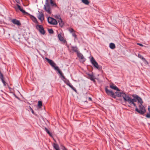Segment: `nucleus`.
<instances>
[{"label":"nucleus","instance_id":"aec40b11","mask_svg":"<svg viewBox=\"0 0 150 150\" xmlns=\"http://www.w3.org/2000/svg\"><path fill=\"white\" fill-rule=\"evenodd\" d=\"M53 146L56 150H60L58 145L55 143H53Z\"/></svg>","mask_w":150,"mask_h":150},{"label":"nucleus","instance_id":"ddd939ff","mask_svg":"<svg viewBox=\"0 0 150 150\" xmlns=\"http://www.w3.org/2000/svg\"><path fill=\"white\" fill-rule=\"evenodd\" d=\"M77 55L79 58H80L81 60H82L83 62L85 61V59L82 54L79 52L77 54Z\"/></svg>","mask_w":150,"mask_h":150},{"label":"nucleus","instance_id":"393cba45","mask_svg":"<svg viewBox=\"0 0 150 150\" xmlns=\"http://www.w3.org/2000/svg\"><path fill=\"white\" fill-rule=\"evenodd\" d=\"M137 100L135 98H134L133 99H132L131 98L130 101V103H133L134 102H137Z\"/></svg>","mask_w":150,"mask_h":150},{"label":"nucleus","instance_id":"cd10ccee","mask_svg":"<svg viewBox=\"0 0 150 150\" xmlns=\"http://www.w3.org/2000/svg\"><path fill=\"white\" fill-rule=\"evenodd\" d=\"M64 82L68 86H69L70 84L69 81L67 79H64Z\"/></svg>","mask_w":150,"mask_h":150},{"label":"nucleus","instance_id":"6ab92c4d","mask_svg":"<svg viewBox=\"0 0 150 150\" xmlns=\"http://www.w3.org/2000/svg\"><path fill=\"white\" fill-rule=\"evenodd\" d=\"M71 50L77 53V54L79 52L78 50V48L76 47L72 46L71 47Z\"/></svg>","mask_w":150,"mask_h":150},{"label":"nucleus","instance_id":"7c9ffc66","mask_svg":"<svg viewBox=\"0 0 150 150\" xmlns=\"http://www.w3.org/2000/svg\"><path fill=\"white\" fill-rule=\"evenodd\" d=\"M48 31L50 34H53L54 33V31L52 29H48Z\"/></svg>","mask_w":150,"mask_h":150},{"label":"nucleus","instance_id":"7ed1b4c3","mask_svg":"<svg viewBox=\"0 0 150 150\" xmlns=\"http://www.w3.org/2000/svg\"><path fill=\"white\" fill-rule=\"evenodd\" d=\"M45 59H46L47 62L52 66L54 68L55 70H57L59 69L58 67L57 66H55L56 65L54 62L52 60L50 59L47 57H45Z\"/></svg>","mask_w":150,"mask_h":150},{"label":"nucleus","instance_id":"a878e982","mask_svg":"<svg viewBox=\"0 0 150 150\" xmlns=\"http://www.w3.org/2000/svg\"><path fill=\"white\" fill-rule=\"evenodd\" d=\"M38 106L39 108H41L42 106V102L40 100L38 101Z\"/></svg>","mask_w":150,"mask_h":150},{"label":"nucleus","instance_id":"4be33fe9","mask_svg":"<svg viewBox=\"0 0 150 150\" xmlns=\"http://www.w3.org/2000/svg\"><path fill=\"white\" fill-rule=\"evenodd\" d=\"M57 71L60 74V75L62 77L63 79H66L65 77L63 75L62 72L59 69L58 70H57Z\"/></svg>","mask_w":150,"mask_h":150},{"label":"nucleus","instance_id":"72a5a7b5","mask_svg":"<svg viewBox=\"0 0 150 150\" xmlns=\"http://www.w3.org/2000/svg\"><path fill=\"white\" fill-rule=\"evenodd\" d=\"M54 17L58 19L61 18L60 17V16L59 15H56L54 16Z\"/></svg>","mask_w":150,"mask_h":150},{"label":"nucleus","instance_id":"f257e3e1","mask_svg":"<svg viewBox=\"0 0 150 150\" xmlns=\"http://www.w3.org/2000/svg\"><path fill=\"white\" fill-rule=\"evenodd\" d=\"M139 110L137 108H136L135 110L142 115H143L146 112V110L142 104L139 105Z\"/></svg>","mask_w":150,"mask_h":150},{"label":"nucleus","instance_id":"412c9836","mask_svg":"<svg viewBox=\"0 0 150 150\" xmlns=\"http://www.w3.org/2000/svg\"><path fill=\"white\" fill-rule=\"evenodd\" d=\"M124 93H125L123 92H115V93L116 94V96L118 97H122V96L123 95V94H124Z\"/></svg>","mask_w":150,"mask_h":150},{"label":"nucleus","instance_id":"b1692460","mask_svg":"<svg viewBox=\"0 0 150 150\" xmlns=\"http://www.w3.org/2000/svg\"><path fill=\"white\" fill-rule=\"evenodd\" d=\"M82 2L86 5H88L89 4V2L88 0H82Z\"/></svg>","mask_w":150,"mask_h":150},{"label":"nucleus","instance_id":"f8f14e48","mask_svg":"<svg viewBox=\"0 0 150 150\" xmlns=\"http://www.w3.org/2000/svg\"><path fill=\"white\" fill-rule=\"evenodd\" d=\"M37 17L41 22L43 21L44 20V16L43 13L41 12L39 13Z\"/></svg>","mask_w":150,"mask_h":150},{"label":"nucleus","instance_id":"0eeeda50","mask_svg":"<svg viewBox=\"0 0 150 150\" xmlns=\"http://www.w3.org/2000/svg\"><path fill=\"white\" fill-rule=\"evenodd\" d=\"M123 94L122 97H123L124 101L125 102H127L129 103H130L131 98L125 93Z\"/></svg>","mask_w":150,"mask_h":150},{"label":"nucleus","instance_id":"f704fd0d","mask_svg":"<svg viewBox=\"0 0 150 150\" xmlns=\"http://www.w3.org/2000/svg\"><path fill=\"white\" fill-rule=\"evenodd\" d=\"M61 146H62L61 149H62V150H67V149L64 146L62 145Z\"/></svg>","mask_w":150,"mask_h":150},{"label":"nucleus","instance_id":"5701e85b","mask_svg":"<svg viewBox=\"0 0 150 150\" xmlns=\"http://www.w3.org/2000/svg\"><path fill=\"white\" fill-rule=\"evenodd\" d=\"M110 48L112 49H115V44L112 43H111L110 44Z\"/></svg>","mask_w":150,"mask_h":150},{"label":"nucleus","instance_id":"58836bf2","mask_svg":"<svg viewBox=\"0 0 150 150\" xmlns=\"http://www.w3.org/2000/svg\"><path fill=\"white\" fill-rule=\"evenodd\" d=\"M137 45L141 46H142V47H143V45L142 44H141L140 43H137Z\"/></svg>","mask_w":150,"mask_h":150},{"label":"nucleus","instance_id":"c9c22d12","mask_svg":"<svg viewBox=\"0 0 150 150\" xmlns=\"http://www.w3.org/2000/svg\"><path fill=\"white\" fill-rule=\"evenodd\" d=\"M146 117L148 118H150V114L147 113L146 115Z\"/></svg>","mask_w":150,"mask_h":150},{"label":"nucleus","instance_id":"473e14b6","mask_svg":"<svg viewBox=\"0 0 150 150\" xmlns=\"http://www.w3.org/2000/svg\"><path fill=\"white\" fill-rule=\"evenodd\" d=\"M69 86L72 89H73L76 92V89L74 88L73 86L71 85L70 84L69 85Z\"/></svg>","mask_w":150,"mask_h":150},{"label":"nucleus","instance_id":"4468645a","mask_svg":"<svg viewBox=\"0 0 150 150\" xmlns=\"http://www.w3.org/2000/svg\"><path fill=\"white\" fill-rule=\"evenodd\" d=\"M11 22L14 24L17 25L18 26H20L21 25V23L18 20L16 19H13L12 20Z\"/></svg>","mask_w":150,"mask_h":150},{"label":"nucleus","instance_id":"9b49d317","mask_svg":"<svg viewBox=\"0 0 150 150\" xmlns=\"http://www.w3.org/2000/svg\"><path fill=\"white\" fill-rule=\"evenodd\" d=\"M69 31L72 33V35L73 37H74L75 39H77V35L75 34V31L72 28H70L69 29Z\"/></svg>","mask_w":150,"mask_h":150},{"label":"nucleus","instance_id":"ea45409f","mask_svg":"<svg viewBox=\"0 0 150 150\" xmlns=\"http://www.w3.org/2000/svg\"><path fill=\"white\" fill-rule=\"evenodd\" d=\"M148 110L149 111V113L150 114V106H149L148 108Z\"/></svg>","mask_w":150,"mask_h":150},{"label":"nucleus","instance_id":"bb28decb","mask_svg":"<svg viewBox=\"0 0 150 150\" xmlns=\"http://www.w3.org/2000/svg\"><path fill=\"white\" fill-rule=\"evenodd\" d=\"M45 131L48 134L50 135V136H52V134L49 131L46 127H45Z\"/></svg>","mask_w":150,"mask_h":150},{"label":"nucleus","instance_id":"dca6fc26","mask_svg":"<svg viewBox=\"0 0 150 150\" xmlns=\"http://www.w3.org/2000/svg\"><path fill=\"white\" fill-rule=\"evenodd\" d=\"M110 88L112 89L117 90L118 91H120V90L113 83L111 84L110 85Z\"/></svg>","mask_w":150,"mask_h":150},{"label":"nucleus","instance_id":"a211bd4d","mask_svg":"<svg viewBox=\"0 0 150 150\" xmlns=\"http://www.w3.org/2000/svg\"><path fill=\"white\" fill-rule=\"evenodd\" d=\"M59 25L61 27H62L64 25V23L63 22L62 19L61 18L59 19L58 20Z\"/></svg>","mask_w":150,"mask_h":150},{"label":"nucleus","instance_id":"2f4dec72","mask_svg":"<svg viewBox=\"0 0 150 150\" xmlns=\"http://www.w3.org/2000/svg\"><path fill=\"white\" fill-rule=\"evenodd\" d=\"M33 21L35 22V23H38V22L37 21V19H36V18H35V17H33Z\"/></svg>","mask_w":150,"mask_h":150},{"label":"nucleus","instance_id":"39448f33","mask_svg":"<svg viewBox=\"0 0 150 150\" xmlns=\"http://www.w3.org/2000/svg\"><path fill=\"white\" fill-rule=\"evenodd\" d=\"M108 86H106L105 87V91L106 93L108 95L114 98H116V96L114 94V93L112 91H110L108 89Z\"/></svg>","mask_w":150,"mask_h":150},{"label":"nucleus","instance_id":"f3484780","mask_svg":"<svg viewBox=\"0 0 150 150\" xmlns=\"http://www.w3.org/2000/svg\"><path fill=\"white\" fill-rule=\"evenodd\" d=\"M88 78L90 79L91 80L93 81V82H95V81L94 79V76L93 74H88Z\"/></svg>","mask_w":150,"mask_h":150},{"label":"nucleus","instance_id":"79ce46f5","mask_svg":"<svg viewBox=\"0 0 150 150\" xmlns=\"http://www.w3.org/2000/svg\"><path fill=\"white\" fill-rule=\"evenodd\" d=\"M16 2L17 3H19V0H16Z\"/></svg>","mask_w":150,"mask_h":150},{"label":"nucleus","instance_id":"4c0bfd02","mask_svg":"<svg viewBox=\"0 0 150 150\" xmlns=\"http://www.w3.org/2000/svg\"><path fill=\"white\" fill-rule=\"evenodd\" d=\"M29 109H30V110H31L32 113L33 114H34V112L33 110L31 108V107L30 106H29Z\"/></svg>","mask_w":150,"mask_h":150},{"label":"nucleus","instance_id":"c85d7f7f","mask_svg":"<svg viewBox=\"0 0 150 150\" xmlns=\"http://www.w3.org/2000/svg\"><path fill=\"white\" fill-rule=\"evenodd\" d=\"M50 3L52 6H54L55 7H56L57 5L55 3H54L52 0H50Z\"/></svg>","mask_w":150,"mask_h":150},{"label":"nucleus","instance_id":"1a4fd4ad","mask_svg":"<svg viewBox=\"0 0 150 150\" xmlns=\"http://www.w3.org/2000/svg\"><path fill=\"white\" fill-rule=\"evenodd\" d=\"M17 7L14 6V8L16 9V10L18 9L20 11L22 12L24 14H28V13L26 12L24 10H23L21 8V6H19L18 4H17Z\"/></svg>","mask_w":150,"mask_h":150},{"label":"nucleus","instance_id":"20e7f679","mask_svg":"<svg viewBox=\"0 0 150 150\" xmlns=\"http://www.w3.org/2000/svg\"><path fill=\"white\" fill-rule=\"evenodd\" d=\"M36 28L41 34L42 35L45 34V32L42 25H37L36 26Z\"/></svg>","mask_w":150,"mask_h":150},{"label":"nucleus","instance_id":"6e6552de","mask_svg":"<svg viewBox=\"0 0 150 150\" xmlns=\"http://www.w3.org/2000/svg\"><path fill=\"white\" fill-rule=\"evenodd\" d=\"M91 61L93 65L97 69H99L100 68L98 63L94 59L93 57H92Z\"/></svg>","mask_w":150,"mask_h":150},{"label":"nucleus","instance_id":"c756f323","mask_svg":"<svg viewBox=\"0 0 150 150\" xmlns=\"http://www.w3.org/2000/svg\"><path fill=\"white\" fill-rule=\"evenodd\" d=\"M138 57L140 58V59H142V60H143L144 61H146V60H145V59L141 55V54H139L138 55Z\"/></svg>","mask_w":150,"mask_h":150},{"label":"nucleus","instance_id":"a19ab883","mask_svg":"<svg viewBox=\"0 0 150 150\" xmlns=\"http://www.w3.org/2000/svg\"><path fill=\"white\" fill-rule=\"evenodd\" d=\"M88 99L89 101H91L92 100V98L91 97H89Z\"/></svg>","mask_w":150,"mask_h":150},{"label":"nucleus","instance_id":"423d86ee","mask_svg":"<svg viewBox=\"0 0 150 150\" xmlns=\"http://www.w3.org/2000/svg\"><path fill=\"white\" fill-rule=\"evenodd\" d=\"M48 22L51 24L56 25L57 24V20L54 18L49 17L47 18Z\"/></svg>","mask_w":150,"mask_h":150},{"label":"nucleus","instance_id":"2eb2a0df","mask_svg":"<svg viewBox=\"0 0 150 150\" xmlns=\"http://www.w3.org/2000/svg\"><path fill=\"white\" fill-rule=\"evenodd\" d=\"M58 37L59 40L61 41L62 42L64 43L66 42V40H64L63 37H62L60 34H59L58 35Z\"/></svg>","mask_w":150,"mask_h":150},{"label":"nucleus","instance_id":"9d476101","mask_svg":"<svg viewBox=\"0 0 150 150\" xmlns=\"http://www.w3.org/2000/svg\"><path fill=\"white\" fill-rule=\"evenodd\" d=\"M132 96L134 98H135L137 100L138 103L142 104L143 103V102L142 98L137 95H133Z\"/></svg>","mask_w":150,"mask_h":150},{"label":"nucleus","instance_id":"f03ea898","mask_svg":"<svg viewBox=\"0 0 150 150\" xmlns=\"http://www.w3.org/2000/svg\"><path fill=\"white\" fill-rule=\"evenodd\" d=\"M44 9L49 14H51V8L48 0H46L45 4L44 5Z\"/></svg>","mask_w":150,"mask_h":150},{"label":"nucleus","instance_id":"e433bc0d","mask_svg":"<svg viewBox=\"0 0 150 150\" xmlns=\"http://www.w3.org/2000/svg\"><path fill=\"white\" fill-rule=\"evenodd\" d=\"M129 104H130V105H132V104H133L134 106L135 107H136V108H137V106L136 105V104L135 103H129Z\"/></svg>","mask_w":150,"mask_h":150}]
</instances>
